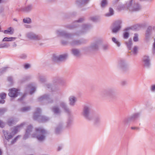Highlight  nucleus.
I'll use <instances>...</instances> for the list:
<instances>
[{
  "mask_svg": "<svg viewBox=\"0 0 155 155\" xmlns=\"http://www.w3.org/2000/svg\"><path fill=\"white\" fill-rule=\"evenodd\" d=\"M61 81V78L58 77H56L54 80V82L55 83H58Z\"/></svg>",
  "mask_w": 155,
  "mask_h": 155,
  "instance_id": "obj_52",
  "label": "nucleus"
},
{
  "mask_svg": "<svg viewBox=\"0 0 155 155\" xmlns=\"http://www.w3.org/2000/svg\"><path fill=\"white\" fill-rule=\"evenodd\" d=\"M35 131L36 134H33L32 137L36 138L40 141L44 140L45 138V135L48 133L47 131L41 127L36 128Z\"/></svg>",
  "mask_w": 155,
  "mask_h": 155,
  "instance_id": "obj_1",
  "label": "nucleus"
},
{
  "mask_svg": "<svg viewBox=\"0 0 155 155\" xmlns=\"http://www.w3.org/2000/svg\"><path fill=\"white\" fill-rule=\"evenodd\" d=\"M23 22L25 23L29 24L31 22V20L29 18H26L23 19Z\"/></svg>",
  "mask_w": 155,
  "mask_h": 155,
  "instance_id": "obj_39",
  "label": "nucleus"
},
{
  "mask_svg": "<svg viewBox=\"0 0 155 155\" xmlns=\"http://www.w3.org/2000/svg\"><path fill=\"white\" fill-rule=\"evenodd\" d=\"M20 137V135H18L13 140H12L11 142V144H13L18 139V138Z\"/></svg>",
  "mask_w": 155,
  "mask_h": 155,
  "instance_id": "obj_50",
  "label": "nucleus"
},
{
  "mask_svg": "<svg viewBox=\"0 0 155 155\" xmlns=\"http://www.w3.org/2000/svg\"><path fill=\"white\" fill-rule=\"evenodd\" d=\"M56 33L58 36L62 37L67 39L71 38L74 35H79V34L76 33L75 34L68 33L63 30H57Z\"/></svg>",
  "mask_w": 155,
  "mask_h": 155,
  "instance_id": "obj_5",
  "label": "nucleus"
},
{
  "mask_svg": "<svg viewBox=\"0 0 155 155\" xmlns=\"http://www.w3.org/2000/svg\"><path fill=\"white\" fill-rule=\"evenodd\" d=\"M140 116V114L137 113L133 114L130 117L126 118L124 120V122L125 124H127L130 122L134 121L138 119Z\"/></svg>",
  "mask_w": 155,
  "mask_h": 155,
  "instance_id": "obj_12",
  "label": "nucleus"
},
{
  "mask_svg": "<svg viewBox=\"0 0 155 155\" xmlns=\"http://www.w3.org/2000/svg\"><path fill=\"white\" fill-rule=\"evenodd\" d=\"M125 44L126 45L128 50H131L132 46V42L131 39V38L128 41L126 42H125Z\"/></svg>",
  "mask_w": 155,
  "mask_h": 155,
  "instance_id": "obj_32",
  "label": "nucleus"
},
{
  "mask_svg": "<svg viewBox=\"0 0 155 155\" xmlns=\"http://www.w3.org/2000/svg\"><path fill=\"white\" fill-rule=\"evenodd\" d=\"M19 90L15 88H12L9 90V92L8 95L11 97H16L19 94Z\"/></svg>",
  "mask_w": 155,
  "mask_h": 155,
  "instance_id": "obj_14",
  "label": "nucleus"
},
{
  "mask_svg": "<svg viewBox=\"0 0 155 155\" xmlns=\"http://www.w3.org/2000/svg\"><path fill=\"white\" fill-rule=\"evenodd\" d=\"M36 90V87H33L31 89L30 94H33Z\"/></svg>",
  "mask_w": 155,
  "mask_h": 155,
  "instance_id": "obj_54",
  "label": "nucleus"
},
{
  "mask_svg": "<svg viewBox=\"0 0 155 155\" xmlns=\"http://www.w3.org/2000/svg\"><path fill=\"white\" fill-rule=\"evenodd\" d=\"M107 0H103L101 2V6L102 8H105L107 5Z\"/></svg>",
  "mask_w": 155,
  "mask_h": 155,
  "instance_id": "obj_42",
  "label": "nucleus"
},
{
  "mask_svg": "<svg viewBox=\"0 0 155 155\" xmlns=\"http://www.w3.org/2000/svg\"><path fill=\"white\" fill-rule=\"evenodd\" d=\"M154 42L153 44L152 50L153 53H154L155 52V38H154Z\"/></svg>",
  "mask_w": 155,
  "mask_h": 155,
  "instance_id": "obj_59",
  "label": "nucleus"
},
{
  "mask_svg": "<svg viewBox=\"0 0 155 155\" xmlns=\"http://www.w3.org/2000/svg\"><path fill=\"white\" fill-rule=\"evenodd\" d=\"M109 46L107 44H105L102 45V49L104 50H106L108 49Z\"/></svg>",
  "mask_w": 155,
  "mask_h": 155,
  "instance_id": "obj_48",
  "label": "nucleus"
},
{
  "mask_svg": "<svg viewBox=\"0 0 155 155\" xmlns=\"http://www.w3.org/2000/svg\"><path fill=\"white\" fill-rule=\"evenodd\" d=\"M6 111L7 109L5 108H0V116L3 114Z\"/></svg>",
  "mask_w": 155,
  "mask_h": 155,
  "instance_id": "obj_47",
  "label": "nucleus"
},
{
  "mask_svg": "<svg viewBox=\"0 0 155 155\" xmlns=\"http://www.w3.org/2000/svg\"><path fill=\"white\" fill-rule=\"evenodd\" d=\"M68 55L66 54L60 55L59 56H57L55 55L54 54L52 60L54 62L62 61H65Z\"/></svg>",
  "mask_w": 155,
  "mask_h": 155,
  "instance_id": "obj_9",
  "label": "nucleus"
},
{
  "mask_svg": "<svg viewBox=\"0 0 155 155\" xmlns=\"http://www.w3.org/2000/svg\"><path fill=\"white\" fill-rule=\"evenodd\" d=\"M133 0H131L129 2L128 7L130 11L133 12H137L139 11L141 9L140 5L138 3H135L133 5L132 2Z\"/></svg>",
  "mask_w": 155,
  "mask_h": 155,
  "instance_id": "obj_6",
  "label": "nucleus"
},
{
  "mask_svg": "<svg viewBox=\"0 0 155 155\" xmlns=\"http://www.w3.org/2000/svg\"><path fill=\"white\" fill-rule=\"evenodd\" d=\"M84 20V19L83 18H80L78 20L75 21L74 22L72 26H68L67 27L70 29H73L77 27V25H76V23L79 22H82Z\"/></svg>",
  "mask_w": 155,
  "mask_h": 155,
  "instance_id": "obj_20",
  "label": "nucleus"
},
{
  "mask_svg": "<svg viewBox=\"0 0 155 155\" xmlns=\"http://www.w3.org/2000/svg\"><path fill=\"white\" fill-rule=\"evenodd\" d=\"M6 94L5 93H2L0 94V98L3 100L5 99L6 97Z\"/></svg>",
  "mask_w": 155,
  "mask_h": 155,
  "instance_id": "obj_49",
  "label": "nucleus"
},
{
  "mask_svg": "<svg viewBox=\"0 0 155 155\" xmlns=\"http://www.w3.org/2000/svg\"><path fill=\"white\" fill-rule=\"evenodd\" d=\"M31 107L30 106L25 107L21 108L20 111L23 112H27L30 110Z\"/></svg>",
  "mask_w": 155,
  "mask_h": 155,
  "instance_id": "obj_40",
  "label": "nucleus"
},
{
  "mask_svg": "<svg viewBox=\"0 0 155 155\" xmlns=\"http://www.w3.org/2000/svg\"><path fill=\"white\" fill-rule=\"evenodd\" d=\"M138 47L137 46H135L134 47L133 50L132 51L134 55H136L138 53Z\"/></svg>",
  "mask_w": 155,
  "mask_h": 155,
  "instance_id": "obj_43",
  "label": "nucleus"
},
{
  "mask_svg": "<svg viewBox=\"0 0 155 155\" xmlns=\"http://www.w3.org/2000/svg\"><path fill=\"white\" fill-rule=\"evenodd\" d=\"M41 110L39 108L36 109L35 112L33 115V119L37 120L39 122H44L47 121L49 120V118L45 116L41 115Z\"/></svg>",
  "mask_w": 155,
  "mask_h": 155,
  "instance_id": "obj_3",
  "label": "nucleus"
},
{
  "mask_svg": "<svg viewBox=\"0 0 155 155\" xmlns=\"http://www.w3.org/2000/svg\"><path fill=\"white\" fill-rule=\"evenodd\" d=\"M69 104L71 106H74L76 101V98L74 96H71L69 98Z\"/></svg>",
  "mask_w": 155,
  "mask_h": 155,
  "instance_id": "obj_28",
  "label": "nucleus"
},
{
  "mask_svg": "<svg viewBox=\"0 0 155 155\" xmlns=\"http://www.w3.org/2000/svg\"><path fill=\"white\" fill-rule=\"evenodd\" d=\"M60 106L64 110L65 112L68 114H70L71 111L69 109L68 107L66 104L63 102H61L60 103Z\"/></svg>",
  "mask_w": 155,
  "mask_h": 155,
  "instance_id": "obj_19",
  "label": "nucleus"
},
{
  "mask_svg": "<svg viewBox=\"0 0 155 155\" xmlns=\"http://www.w3.org/2000/svg\"><path fill=\"white\" fill-rule=\"evenodd\" d=\"M126 31V32H124V33L123 34V35H124L123 36H124V38H127L128 37L129 35V32H127V31Z\"/></svg>",
  "mask_w": 155,
  "mask_h": 155,
  "instance_id": "obj_53",
  "label": "nucleus"
},
{
  "mask_svg": "<svg viewBox=\"0 0 155 155\" xmlns=\"http://www.w3.org/2000/svg\"><path fill=\"white\" fill-rule=\"evenodd\" d=\"M141 28L140 25L137 24L132 26V27H129L126 28L124 29V31H128L130 29H133L135 31H138Z\"/></svg>",
  "mask_w": 155,
  "mask_h": 155,
  "instance_id": "obj_22",
  "label": "nucleus"
},
{
  "mask_svg": "<svg viewBox=\"0 0 155 155\" xmlns=\"http://www.w3.org/2000/svg\"><path fill=\"white\" fill-rule=\"evenodd\" d=\"M12 78L11 76H9L8 77V81L10 82H12Z\"/></svg>",
  "mask_w": 155,
  "mask_h": 155,
  "instance_id": "obj_60",
  "label": "nucleus"
},
{
  "mask_svg": "<svg viewBox=\"0 0 155 155\" xmlns=\"http://www.w3.org/2000/svg\"><path fill=\"white\" fill-rule=\"evenodd\" d=\"M143 65L144 67L149 68L150 65V60L149 56L144 55L142 58Z\"/></svg>",
  "mask_w": 155,
  "mask_h": 155,
  "instance_id": "obj_15",
  "label": "nucleus"
},
{
  "mask_svg": "<svg viewBox=\"0 0 155 155\" xmlns=\"http://www.w3.org/2000/svg\"><path fill=\"white\" fill-rule=\"evenodd\" d=\"M12 28L10 27H9L7 30H5L4 32L5 34H10L11 35H12L14 33L13 30L12 31Z\"/></svg>",
  "mask_w": 155,
  "mask_h": 155,
  "instance_id": "obj_37",
  "label": "nucleus"
},
{
  "mask_svg": "<svg viewBox=\"0 0 155 155\" xmlns=\"http://www.w3.org/2000/svg\"><path fill=\"white\" fill-rule=\"evenodd\" d=\"M4 44L5 46L4 47H5V48H8L10 46V44L7 43H4Z\"/></svg>",
  "mask_w": 155,
  "mask_h": 155,
  "instance_id": "obj_64",
  "label": "nucleus"
},
{
  "mask_svg": "<svg viewBox=\"0 0 155 155\" xmlns=\"http://www.w3.org/2000/svg\"><path fill=\"white\" fill-rule=\"evenodd\" d=\"M91 109L88 106H85L83 108L82 115L86 120L90 121L92 119V117L91 115Z\"/></svg>",
  "mask_w": 155,
  "mask_h": 155,
  "instance_id": "obj_4",
  "label": "nucleus"
},
{
  "mask_svg": "<svg viewBox=\"0 0 155 155\" xmlns=\"http://www.w3.org/2000/svg\"><path fill=\"white\" fill-rule=\"evenodd\" d=\"M119 68L124 72H126L129 70V67L125 63L124 60L120 59L118 63Z\"/></svg>",
  "mask_w": 155,
  "mask_h": 155,
  "instance_id": "obj_8",
  "label": "nucleus"
},
{
  "mask_svg": "<svg viewBox=\"0 0 155 155\" xmlns=\"http://www.w3.org/2000/svg\"><path fill=\"white\" fill-rule=\"evenodd\" d=\"M112 41L114 42L117 46L119 47L120 45V42L118 41L115 38H112Z\"/></svg>",
  "mask_w": 155,
  "mask_h": 155,
  "instance_id": "obj_44",
  "label": "nucleus"
},
{
  "mask_svg": "<svg viewBox=\"0 0 155 155\" xmlns=\"http://www.w3.org/2000/svg\"><path fill=\"white\" fill-rule=\"evenodd\" d=\"M8 67H3L0 69V75L5 73L7 71Z\"/></svg>",
  "mask_w": 155,
  "mask_h": 155,
  "instance_id": "obj_45",
  "label": "nucleus"
},
{
  "mask_svg": "<svg viewBox=\"0 0 155 155\" xmlns=\"http://www.w3.org/2000/svg\"><path fill=\"white\" fill-rule=\"evenodd\" d=\"M121 23V21H117L113 24L112 28V31L113 33H116L120 29Z\"/></svg>",
  "mask_w": 155,
  "mask_h": 155,
  "instance_id": "obj_13",
  "label": "nucleus"
},
{
  "mask_svg": "<svg viewBox=\"0 0 155 155\" xmlns=\"http://www.w3.org/2000/svg\"><path fill=\"white\" fill-rule=\"evenodd\" d=\"M15 120L14 118L11 117L8 119L7 122V124L9 126H11L13 124H15Z\"/></svg>",
  "mask_w": 155,
  "mask_h": 155,
  "instance_id": "obj_30",
  "label": "nucleus"
},
{
  "mask_svg": "<svg viewBox=\"0 0 155 155\" xmlns=\"http://www.w3.org/2000/svg\"><path fill=\"white\" fill-rule=\"evenodd\" d=\"M33 9V5L31 4L28 5L21 8V10L25 12H28L31 11Z\"/></svg>",
  "mask_w": 155,
  "mask_h": 155,
  "instance_id": "obj_25",
  "label": "nucleus"
},
{
  "mask_svg": "<svg viewBox=\"0 0 155 155\" xmlns=\"http://www.w3.org/2000/svg\"><path fill=\"white\" fill-rule=\"evenodd\" d=\"M63 127V123H60L55 129V133L56 134H59L61 132Z\"/></svg>",
  "mask_w": 155,
  "mask_h": 155,
  "instance_id": "obj_23",
  "label": "nucleus"
},
{
  "mask_svg": "<svg viewBox=\"0 0 155 155\" xmlns=\"http://www.w3.org/2000/svg\"><path fill=\"white\" fill-rule=\"evenodd\" d=\"M61 43L63 45H67L69 42L67 41L63 40L61 41Z\"/></svg>",
  "mask_w": 155,
  "mask_h": 155,
  "instance_id": "obj_57",
  "label": "nucleus"
},
{
  "mask_svg": "<svg viewBox=\"0 0 155 155\" xmlns=\"http://www.w3.org/2000/svg\"><path fill=\"white\" fill-rule=\"evenodd\" d=\"M25 124V123H23L20 124V125H18L16 127H15L13 129V131L15 134H16L18 132L19 129L23 127V126Z\"/></svg>",
  "mask_w": 155,
  "mask_h": 155,
  "instance_id": "obj_35",
  "label": "nucleus"
},
{
  "mask_svg": "<svg viewBox=\"0 0 155 155\" xmlns=\"http://www.w3.org/2000/svg\"><path fill=\"white\" fill-rule=\"evenodd\" d=\"M114 14V11L112 8L110 7L109 8V12L106 13L105 15L107 17L111 16L113 15Z\"/></svg>",
  "mask_w": 155,
  "mask_h": 155,
  "instance_id": "obj_34",
  "label": "nucleus"
},
{
  "mask_svg": "<svg viewBox=\"0 0 155 155\" xmlns=\"http://www.w3.org/2000/svg\"><path fill=\"white\" fill-rule=\"evenodd\" d=\"M92 26L90 24H83L82 26V31L81 32V33L84 32L85 31H86L89 29Z\"/></svg>",
  "mask_w": 155,
  "mask_h": 155,
  "instance_id": "obj_29",
  "label": "nucleus"
},
{
  "mask_svg": "<svg viewBox=\"0 0 155 155\" xmlns=\"http://www.w3.org/2000/svg\"><path fill=\"white\" fill-rule=\"evenodd\" d=\"M38 78L39 79L41 83H44L46 81V78L45 76L39 75H38Z\"/></svg>",
  "mask_w": 155,
  "mask_h": 155,
  "instance_id": "obj_41",
  "label": "nucleus"
},
{
  "mask_svg": "<svg viewBox=\"0 0 155 155\" xmlns=\"http://www.w3.org/2000/svg\"><path fill=\"white\" fill-rule=\"evenodd\" d=\"M47 87L48 88H51V91H52L55 92L57 91L58 90V88L57 87H56L55 86H52V85L50 84H48L46 85Z\"/></svg>",
  "mask_w": 155,
  "mask_h": 155,
  "instance_id": "obj_33",
  "label": "nucleus"
},
{
  "mask_svg": "<svg viewBox=\"0 0 155 155\" xmlns=\"http://www.w3.org/2000/svg\"><path fill=\"white\" fill-rule=\"evenodd\" d=\"M51 110L54 114L56 115H59L61 113V110L59 107L57 106L52 107Z\"/></svg>",
  "mask_w": 155,
  "mask_h": 155,
  "instance_id": "obj_24",
  "label": "nucleus"
},
{
  "mask_svg": "<svg viewBox=\"0 0 155 155\" xmlns=\"http://www.w3.org/2000/svg\"><path fill=\"white\" fill-rule=\"evenodd\" d=\"M85 43V41L83 39L77 40L73 39L71 41L69 42L70 45L72 46L81 45Z\"/></svg>",
  "mask_w": 155,
  "mask_h": 155,
  "instance_id": "obj_16",
  "label": "nucleus"
},
{
  "mask_svg": "<svg viewBox=\"0 0 155 155\" xmlns=\"http://www.w3.org/2000/svg\"><path fill=\"white\" fill-rule=\"evenodd\" d=\"M134 41L135 42H137L138 41V35L135 33L134 35V36L133 38Z\"/></svg>",
  "mask_w": 155,
  "mask_h": 155,
  "instance_id": "obj_51",
  "label": "nucleus"
},
{
  "mask_svg": "<svg viewBox=\"0 0 155 155\" xmlns=\"http://www.w3.org/2000/svg\"><path fill=\"white\" fill-rule=\"evenodd\" d=\"M25 94L23 95L20 98H19L18 99V100L19 101H22L23 100V99L25 98Z\"/></svg>",
  "mask_w": 155,
  "mask_h": 155,
  "instance_id": "obj_61",
  "label": "nucleus"
},
{
  "mask_svg": "<svg viewBox=\"0 0 155 155\" xmlns=\"http://www.w3.org/2000/svg\"><path fill=\"white\" fill-rule=\"evenodd\" d=\"M5 126V124L2 120H0V127L1 128H4Z\"/></svg>",
  "mask_w": 155,
  "mask_h": 155,
  "instance_id": "obj_56",
  "label": "nucleus"
},
{
  "mask_svg": "<svg viewBox=\"0 0 155 155\" xmlns=\"http://www.w3.org/2000/svg\"><path fill=\"white\" fill-rule=\"evenodd\" d=\"M2 132L5 139L8 141L9 140V139H11L12 137V135L10 133H9L7 130L5 131L4 130H3Z\"/></svg>",
  "mask_w": 155,
  "mask_h": 155,
  "instance_id": "obj_26",
  "label": "nucleus"
},
{
  "mask_svg": "<svg viewBox=\"0 0 155 155\" xmlns=\"http://www.w3.org/2000/svg\"><path fill=\"white\" fill-rule=\"evenodd\" d=\"M73 119L71 117H69L68 119L66 122V127L67 128H70L72 124Z\"/></svg>",
  "mask_w": 155,
  "mask_h": 155,
  "instance_id": "obj_31",
  "label": "nucleus"
},
{
  "mask_svg": "<svg viewBox=\"0 0 155 155\" xmlns=\"http://www.w3.org/2000/svg\"><path fill=\"white\" fill-rule=\"evenodd\" d=\"M27 57V55L25 54H21L20 56V58L23 59H25Z\"/></svg>",
  "mask_w": 155,
  "mask_h": 155,
  "instance_id": "obj_55",
  "label": "nucleus"
},
{
  "mask_svg": "<svg viewBox=\"0 0 155 155\" xmlns=\"http://www.w3.org/2000/svg\"><path fill=\"white\" fill-rule=\"evenodd\" d=\"M26 36L29 39L35 41H38L41 39V36L37 35L33 32H29L26 34Z\"/></svg>",
  "mask_w": 155,
  "mask_h": 155,
  "instance_id": "obj_10",
  "label": "nucleus"
},
{
  "mask_svg": "<svg viewBox=\"0 0 155 155\" xmlns=\"http://www.w3.org/2000/svg\"><path fill=\"white\" fill-rule=\"evenodd\" d=\"M124 8V6H118L117 8V9L119 11H120L122 9H123Z\"/></svg>",
  "mask_w": 155,
  "mask_h": 155,
  "instance_id": "obj_62",
  "label": "nucleus"
},
{
  "mask_svg": "<svg viewBox=\"0 0 155 155\" xmlns=\"http://www.w3.org/2000/svg\"><path fill=\"white\" fill-rule=\"evenodd\" d=\"M15 38L13 37H5L3 39V41H12L14 40L15 39Z\"/></svg>",
  "mask_w": 155,
  "mask_h": 155,
  "instance_id": "obj_38",
  "label": "nucleus"
},
{
  "mask_svg": "<svg viewBox=\"0 0 155 155\" xmlns=\"http://www.w3.org/2000/svg\"><path fill=\"white\" fill-rule=\"evenodd\" d=\"M38 101L42 102L45 101L47 103H52L53 102V100L50 98V95L45 94L40 96L38 98Z\"/></svg>",
  "mask_w": 155,
  "mask_h": 155,
  "instance_id": "obj_7",
  "label": "nucleus"
},
{
  "mask_svg": "<svg viewBox=\"0 0 155 155\" xmlns=\"http://www.w3.org/2000/svg\"><path fill=\"white\" fill-rule=\"evenodd\" d=\"M153 29V28L152 26H149L148 27L145 34V40L146 42H148L150 41L152 35V30Z\"/></svg>",
  "mask_w": 155,
  "mask_h": 155,
  "instance_id": "obj_11",
  "label": "nucleus"
},
{
  "mask_svg": "<svg viewBox=\"0 0 155 155\" xmlns=\"http://www.w3.org/2000/svg\"><path fill=\"white\" fill-rule=\"evenodd\" d=\"M103 41L101 38H99L95 43L92 44L91 46V48L92 50H97L98 48V45Z\"/></svg>",
  "mask_w": 155,
  "mask_h": 155,
  "instance_id": "obj_17",
  "label": "nucleus"
},
{
  "mask_svg": "<svg viewBox=\"0 0 155 155\" xmlns=\"http://www.w3.org/2000/svg\"><path fill=\"white\" fill-rule=\"evenodd\" d=\"M89 1V0H77L76 3L79 6H83L87 4Z\"/></svg>",
  "mask_w": 155,
  "mask_h": 155,
  "instance_id": "obj_21",
  "label": "nucleus"
},
{
  "mask_svg": "<svg viewBox=\"0 0 155 155\" xmlns=\"http://www.w3.org/2000/svg\"><path fill=\"white\" fill-rule=\"evenodd\" d=\"M71 53L74 56L78 57L80 55V51L78 49L74 48L71 50Z\"/></svg>",
  "mask_w": 155,
  "mask_h": 155,
  "instance_id": "obj_27",
  "label": "nucleus"
},
{
  "mask_svg": "<svg viewBox=\"0 0 155 155\" xmlns=\"http://www.w3.org/2000/svg\"><path fill=\"white\" fill-rule=\"evenodd\" d=\"M115 90L113 87L105 89L101 93V95L103 97L110 99H114L115 98Z\"/></svg>",
  "mask_w": 155,
  "mask_h": 155,
  "instance_id": "obj_2",
  "label": "nucleus"
},
{
  "mask_svg": "<svg viewBox=\"0 0 155 155\" xmlns=\"http://www.w3.org/2000/svg\"><path fill=\"white\" fill-rule=\"evenodd\" d=\"M101 122V119L100 117L97 116L95 117L94 121V123L95 125H97L100 124Z\"/></svg>",
  "mask_w": 155,
  "mask_h": 155,
  "instance_id": "obj_36",
  "label": "nucleus"
},
{
  "mask_svg": "<svg viewBox=\"0 0 155 155\" xmlns=\"http://www.w3.org/2000/svg\"><path fill=\"white\" fill-rule=\"evenodd\" d=\"M30 65L29 64H25L24 67L25 69H28L29 68Z\"/></svg>",
  "mask_w": 155,
  "mask_h": 155,
  "instance_id": "obj_63",
  "label": "nucleus"
},
{
  "mask_svg": "<svg viewBox=\"0 0 155 155\" xmlns=\"http://www.w3.org/2000/svg\"><path fill=\"white\" fill-rule=\"evenodd\" d=\"M90 20L94 22H97L99 19V17L98 16H95L90 18Z\"/></svg>",
  "mask_w": 155,
  "mask_h": 155,
  "instance_id": "obj_46",
  "label": "nucleus"
},
{
  "mask_svg": "<svg viewBox=\"0 0 155 155\" xmlns=\"http://www.w3.org/2000/svg\"><path fill=\"white\" fill-rule=\"evenodd\" d=\"M32 128L33 127L31 125L28 126L25 133L23 137V139L26 140L28 137L30 133L32 131Z\"/></svg>",
  "mask_w": 155,
  "mask_h": 155,
  "instance_id": "obj_18",
  "label": "nucleus"
},
{
  "mask_svg": "<svg viewBox=\"0 0 155 155\" xmlns=\"http://www.w3.org/2000/svg\"><path fill=\"white\" fill-rule=\"evenodd\" d=\"M150 90L152 92L155 91V84L151 86Z\"/></svg>",
  "mask_w": 155,
  "mask_h": 155,
  "instance_id": "obj_58",
  "label": "nucleus"
}]
</instances>
